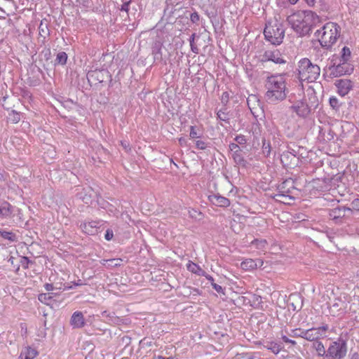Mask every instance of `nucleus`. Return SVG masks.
Here are the masks:
<instances>
[{
  "label": "nucleus",
  "instance_id": "16",
  "mask_svg": "<svg viewBox=\"0 0 359 359\" xmlns=\"http://www.w3.org/2000/svg\"><path fill=\"white\" fill-rule=\"evenodd\" d=\"M208 200L211 203L219 207L226 208L231 204L230 201L227 198L224 197L219 194L209 195Z\"/></svg>",
  "mask_w": 359,
  "mask_h": 359
},
{
  "label": "nucleus",
  "instance_id": "40",
  "mask_svg": "<svg viewBox=\"0 0 359 359\" xmlns=\"http://www.w3.org/2000/svg\"><path fill=\"white\" fill-rule=\"evenodd\" d=\"M329 102L332 109H336V110L339 109V108L340 107V104L337 97H331L330 98Z\"/></svg>",
  "mask_w": 359,
  "mask_h": 359
},
{
  "label": "nucleus",
  "instance_id": "60",
  "mask_svg": "<svg viewBox=\"0 0 359 359\" xmlns=\"http://www.w3.org/2000/svg\"><path fill=\"white\" fill-rule=\"evenodd\" d=\"M39 29V33H40V34H41L42 32L43 33L45 32V29H47V25H45V26H43V23L41 22Z\"/></svg>",
  "mask_w": 359,
  "mask_h": 359
},
{
  "label": "nucleus",
  "instance_id": "31",
  "mask_svg": "<svg viewBox=\"0 0 359 359\" xmlns=\"http://www.w3.org/2000/svg\"><path fill=\"white\" fill-rule=\"evenodd\" d=\"M316 4L319 9L323 12L328 11L331 8L330 0H318L316 1Z\"/></svg>",
  "mask_w": 359,
  "mask_h": 359
},
{
  "label": "nucleus",
  "instance_id": "14",
  "mask_svg": "<svg viewBox=\"0 0 359 359\" xmlns=\"http://www.w3.org/2000/svg\"><path fill=\"white\" fill-rule=\"evenodd\" d=\"M100 222V221L85 222L81 224L80 227L84 233L88 235H95L98 233Z\"/></svg>",
  "mask_w": 359,
  "mask_h": 359
},
{
  "label": "nucleus",
  "instance_id": "4",
  "mask_svg": "<svg viewBox=\"0 0 359 359\" xmlns=\"http://www.w3.org/2000/svg\"><path fill=\"white\" fill-rule=\"evenodd\" d=\"M298 79L301 81L309 83L316 81L320 74V68L318 65L313 64L309 58H303L298 64Z\"/></svg>",
  "mask_w": 359,
  "mask_h": 359
},
{
  "label": "nucleus",
  "instance_id": "6",
  "mask_svg": "<svg viewBox=\"0 0 359 359\" xmlns=\"http://www.w3.org/2000/svg\"><path fill=\"white\" fill-rule=\"evenodd\" d=\"M327 68L330 71V76L332 78L351 74L353 71V67L348 62L339 60L336 55L332 56Z\"/></svg>",
  "mask_w": 359,
  "mask_h": 359
},
{
  "label": "nucleus",
  "instance_id": "34",
  "mask_svg": "<svg viewBox=\"0 0 359 359\" xmlns=\"http://www.w3.org/2000/svg\"><path fill=\"white\" fill-rule=\"evenodd\" d=\"M53 296L50 294L42 293L38 297V299L43 304L50 305Z\"/></svg>",
  "mask_w": 359,
  "mask_h": 359
},
{
  "label": "nucleus",
  "instance_id": "17",
  "mask_svg": "<svg viewBox=\"0 0 359 359\" xmlns=\"http://www.w3.org/2000/svg\"><path fill=\"white\" fill-rule=\"evenodd\" d=\"M264 264V262L261 259H246L241 264V267L243 270H253L257 268H260Z\"/></svg>",
  "mask_w": 359,
  "mask_h": 359
},
{
  "label": "nucleus",
  "instance_id": "44",
  "mask_svg": "<svg viewBox=\"0 0 359 359\" xmlns=\"http://www.w3.org/2000/svg\"><path fill=\"white\" fill-rule=\"evenodd\" d=\"M20 264L24 269H27L29 267V264L32 262L27 257H20Z\"/></svg>",
  "mask_w": 359,
  "mask_h": 359
},
{
  "label": "nucleus",
  "instance_id": "51",
  "mask_svg": "<svg viewBox=\"0 0 359 359\" xmlns=\"http://www.w3.org/2000/svg\"><path fill=\"white\" fill-rule=\"evenodd\" d=\"M107 262H109L111 266H117L121 265V262H122V259H111L107 260Z\"/></svg>",
  "mask_w": 359,
  "mask_h": 359
},
{
  "label": "nucleus",
  "instance_id": "38",
  "mask_svg": "<svg viewBox=\"0 0 359 359\" xmlns=\"http://www.w3.org/2000/svg\"><path fill=\"white\" fill-rule=\"evenodd\" d=\"M189 136L192 139L200 138L201 137V133L196 129V126H191L190 127Z\"/></svg>",
  "mask_w": 359,
  "mask_h": 359
},
{
  "label": "nucleus",
  "instance_id": "24",
  "mask_svg": "<svg viewBox=\"0 0 359 359\" xmlns=\"http://www.w3.org/2000/svg\"><path fill=\"white\" fill-rule=\"evenodd\" d=\"M231 114L229 111H227L226 107H224L220 109L217 112V118L220 121H224L226 123H229V120L231 118Z\"/></svg>",
  "mask_w": 359,
  "mask_h": 359
},
{
  "label": "nucleus",
  "instance_id": "48",
  "mask_svg": "<svg viewBox=\"0 0 359 359\" xmlns=\"http://www.w3.org/2000/svg\"><path fill=\"white\" fill-rule=\"evenodd\" d=\"M190 20L193 23H198L200 20V16L198 13L196 11L192 13L190 15Z\"/></svg>",
  "mask_w": 359,
  "mask_h": 359
},
{
  "label": "nucleus",
  "instance_id": "9",
  "mask_svg": "<svg viewBox=\"0 0 359 359\" xmlns=\"http://www.w3.org/2000/svg\"><path fill=\"white\" fill-rule=\"evenodd\" d=\"M328 215L336 224H341L343 220L350 219L352 217L353 210L346 206L338 205L336 208L330 209Z\"/></svg>",
  "mask_w": 359,
  "mask_h": 359
},
{
  "label": "nucleus",
  "instance_id": "55",
  "mask_svg": "<svg viewBox=\"0 0 359 359\" xmlns=\"http://www.w3.org/2000/svg\"><path fill=\"white\" fill-rule=\"evenodd\" d=\"M280 185H284V190H286L287 189L290 188L291 185H293V182L290 181V180H286Z\"/></svg>",
  "mask_w": 359,
  "mask_h": 359
},
{
  "label": "nucleus",
  "instance_id": "41",
  "mask_svg": "<svg viewBox=\"0 0 359 359\" xmlns=\"http://www.w3.org/2000/svg\"><path fill=\"white\" fill-rule=\"evenodd\" d=\"M187 267L189 271L196 274V273L198 270L199 266L192 262H189L187 264Z\"/></svg>",
  "mask_w": 359,
  "mask_h": 359
},
{
  "label": "nucleus",
  "instance_id": "46",
  "mask_svg": "<svg viewBox=\"0 0 359 359\" xmlns=\"http://www.w3.org/2000/svg\"><path fill=\"white\" fill-rule=\"evenodd\" d=\"M229 93L226 91L224 92L221 97V102L222 103L226 106V104L229 102Z\"/></svg>",
  "mask_w": 359,
  "mask_h": 359
},
{
  "label": "nucleus",
  "instance_id": "32",
  "mask_svg": "<svg viewBox=\"0 0 359 359\" xmlns=\"http://www.w3.org/2000/svg\"><path fill=\"white\" fill-rule=\"evenodd\" d=\"M67 54L63 51L59 52L57 54L55 65H64L67 63Z\"/></svg>",
  "mask_w": 359,
  "mask_h": 359
},
{
  "label": "nucleus",
  "instance_id": "37",
  "mask_svg": "<svg viewBox=\"0 0 359 359\" xmlns=\"http://www.w3.org/2000/svg\"><path fill=\"white\" fill-rule=\"evenodd\" d=\"M294 189L295 188L293 185H291L290 188H288L286 190H284V185H278V191H279V193L285 194V195H292Z\"/></svg>",
  "mask_w": 359,
  "mask_h": 359
},
{
  "label": "nucleus",
  "instance_id": "43",
  "mask_svg": "<svg viewBox=\"0 0 359 359\" xmlns=\"http://www.w3.org/2000/svg\"><path fill=\"white\" fill-rule=\"evenodd\" d=\"M238 143H230L229 149L233 151V154L242 152V149Z\"/></svg>",
  "mask_w": 359,
  "mask_h": 359
},
{
  "label": "nucleus",
  "instance_id": "10",
  "mask_svg": "<svg viewBox=\"0 0 359 359\" xmlns=\"http://www.w3.org/2000/svg\"><path fill=\"white\" fill-rule=\"evenodd\" d=\"M111 77V75L107 69H95L88 71L87 73V79L89 82L102 83L106 79Z\"/></svg>",
  "mask_w": 359,
  "mask_h": 359
},
{
  "label": "nucleus",
  "instance_id": "58",
  "mask_svg": "<svg viewBox=\"0 0 359 359\" xmlns=\"http://www.w3.org/2000/svg\"><path fill=\"white\" fill-rule=\"evenodd\" d=\"M45 290L46 291H52L54 289L53 285L51 283H46L44 285Z\"/></svg>",
  "mask_w": 359,
  "mask_h": 359
},
{
  "label": "nucleus",
  "instance_id": "23",
  "mask_svg": "<svg viewBox=\"0 0 359 359\" xmlns=\"http://www.w3.org/2000/svg\"><path fill=\"white\" fill-rule=\"evenodd\" d=\"M93 191L90 187L83 189L81 192L78 193V197L84 203H88L93 197Z\"/></svg>",
  "mask_w": 359,
  "mask_h": 359
},
{
  "label": "nucleus",
  "instance_id": "13",
  "mask_svg": "<svg viewBox=\"0 0 359 359\" xmlns=\"http://www.w3.org/2000/svg\"><path fill=\"white\" fill-rule=\"evenodd\" d=\"M338 93L344 97L353 88V82L349 79H338L335 81Z\"/></svg>",
  "mask_w": 359,
  "mask_h": 359
},
{
  "label": "nucleus",
  "instance_id": "22",
  "mask_svg": "<svg viewBox=\"0 0 359 359\" xmlns=\"http://www.w3.org/2000/svg\"><path fill=\"white\" fill-rule=\"evenodd\" d=\"M273 198L276 201L288 205L292 204L295 199L292 195H285V194L279 193V191H278Z\"/></svg>",
  "mask_w": 359,
  "mask_h": 359
},
{
  "label": "nucleus",
  "instance_id": "25",
  "mask_svg": "<svg viewBox=\"0 0 359 359\" xmlns=\"http://www.w3.org/2000/svg\"><path fill=\"white\" fill-rule=\"evenodd\" d=\"M12 206L8 202L0 203V217H7L12 213Z\"/></svg>",
  "mask_w": 359,
  "mask_h": 359
},
{
  "label": "nucleus",
  "instance_id": "42",
  "mask_svg": "<svg viewBox=\"0 0 359 359\" xmlns=\"http://www.w3.org/2000/svg\"><path fill=\"white\" fill-rule=\"evenodd\" d=\"M234 140L240 145L243 146L246 144L247 138L243 135H238L235 138Z\"/></svg>",
  "mask_w": 359,
  "mask_h": 359
},
{
  "label": "nucleus",
  "instance_id": "62",
  "mask_svg": "<svg viewBox=\"0 0 359 359\" xmlns=\"http://www.w3.org/2000/svg\"><path fill=\"white\" fill-rule=\"evenodd\" d=\"M196 36V33H193L189 39V43H190V46L191 45H193L194 44V39H195V37Z\"/></svg>",
  "mask_w": 359,
  "mask_h": 359
},
{
  "label": "nucleus",
  "instance_id": "26",
  "mask_svg": "<svg viewBox=\"0 0 359 359\" xmlns=\"http://www.w3.org/2000/svg\"><path fill=\"white\" fill-rule=\"evenodd\" d=\"M232 158L236 164L243 168H246L248 165V163L243 156L242 152L232 154Z\"/></svg>",
  "mask_w": 359,
  "mask_h": 359
},
{
  "label": "nucleus",
  "instance_id": "47",
  "mask_svg": "<svg viewBox=\"0 0 359 359\" xmlns=\"http://www.w3.org/2000/svg\"><path fill=\"white\" fill-rule=\"evenodd\" d=\"M351 209L353 210V212L357 211L359 212V198H355L353 201H352L351 203Z\"/></svg>",
  "mask_w": 359,
  "mask_h": 359
},
{
  "label": "nucleus",
  "instance_id": "11",
  "mask_svg": "<svg viewBox=\"0 0 359 359\" xmlns=\"http://www.w3.org/2000/svg\"><path fill=\"white\" fill-rule=\"evenodd\" d=\"M262 61H271L276 64H285L286 62L278 49L266 50L262 55Z\"/></svg>",
  "mask_w": 359,
  "mask_h": 359
},
{
  "label": "nucleus",
  "instance_id": "21",
  "mask_svg": "<svg viewBox=\"0 0 359 359\" xmlns=\"http://www.w3.org/2000/svg\"><path fill=\"white\" fill-rule=\"evenodd\" d=\"M37 354L38 352L36 349L27 346L22 350L18 359H34Z\"/></svg>",
  "mask_w": 359,
  "mask_h": 359
},
{
  "label": "nucleus",
  "instance_id": "54",
  "mask_svg": "<svg viewBox=\"0 0 359 359\" xmlns=\"http://www.w3.org/2000/svg\"><path fill=\"white\" fill-rule=\"evenodd\" d=\"M316 330L318 331H319L320 333H323V337H325V333H326V332L328 330V325H325L316 327Z\"/></svg>",
  "mask_w": 359,
  "mask_h": 359
},
{
  "label": "nucleus",
  "instance_id": "36",
  "mask_svg": "<svg viewBox=\"0 0 359 359\" xmlns=\"http://www.w3.org/2000/svg\"><path fill=\"white\" fill-rule=\"evenodd\" d=\"M271 151V147L269 142H266V140H262V152L266 156H269Z\"/></svg>",
  "mask_w": 359,
  "mask_h": 359
},
{
  "label": "nucleus",
  "instance_id": "5",
  "mask_svg": "<svg viewBox=\"0 0 359 359\" xmlns=\"http://www.w3.org/2000/svg\"><path fill=\"white\" fill-rule=\"evenodd\" d=\"M266 40L273 45H280L285 36V29L281 22L278 20L268 22L264 30Z\"/></svg>",
  "mask_w": 359,
  "mask_h": 359
},
{
  "label": "nucleus",
  "instance_id": "3",
  "mask_svg": "<svg viewBox=\"0 0 359 359\" xmlns=\"http://www.w3.org/2000/svg\"><path fill=\"white\" fill-rule=\"evenodd\" d=\"M341 33V27L336 22H328L315 32L322 48L330 50L337 42Z\"/></svg>",
  "mask_w": 359,
  "mask_h": 359
},
{
  "label": "nucleus",
  "instance_id": "28",
  "mask_svg": "<svg viewBox=\"0 0 359 359\" xmlns=\"http://www.w3.org/2000/svg\"><path fill=\"white\" fill-rule=\"evenodd\" d=\"M340 304H341V302L337 299H334V302L332 304H330V313L332 316L338 315V312L341 310Z\"/></svg>",
  "mask_w": 359,
  "mask_h": 359
},
{
  "label": "nucleus",
  "instance_id": "63",
  "mask_svg": "<svg viewBox=\"0 0 359 359\" xmlns=\"http://www.w3.org/2000/svg\"><path fill=\"white\" fill-rule=\"evenodd\" d=\"M153 359H174L173 357L164 358L163 356L158 355L157 357L154 356Z\"/></svg>",
  "mask_w": 359,
  "mask_h": 359
},
{
  "label": "nucleus",
  "instance_id": "56",
  "mask_svg": "<svg viewBox=\"0 0 359 359\" xmlns=\"http://www.w3.org/2000/svg\"><path fill=\"white\" fill-rule=\"evenodd\" d=\"M309 7H315L316 5V0H304Z\"/></svg>",
  "mask_w": 359,
  "mask_h": 359
},
{
  "label": "nucleus",
  "instance_id": "19",
  "mask_svg": "<svg viewBox=\"0 0 359 359\" xmlns=\"http://www.w3.org/2000/svg\"><path fill=\"white\" fill-rule=\"evenodd\" d=\"M306 149L303 147H300L297 145L295 143L290 142L287 146L286 151L290 154L291 155H294L297 158L300 159V158H304V151Z\"/></svg>",
  "mask_w": 359,
  "mask_h": 359
},
{
  "label": "nucleus",
  "instance_id": "53",
  "mask_svg": "<svg viewBox=\"0 0 359 359\" xmlns=\"http://www.w3.org/2000/svg\"><path fill=\"white\" fill-rule=\"evenodd\" d=\"M130 3L131 0L124 2L121 6V11L128 13L129 11V5Z\"/></svg>",
  "mask_w": 359,
  "mask_h": 359
},
{
  "label": "nucleus",
  "instance_id": "50",
  "mask_svg": "<svg viewBox=\"0 0 359 359\" xmlns=\"http://www.w3.org/2000/svg\"><path fill=\"white\" fill-rule=\"evenodd\" d=\"M114 236V233H113V231L110 229H108L107 231H106V233H105V235H104V238L107 241H111L112 239Z\"/></svg>",
  "mask_w": 359,
  "mask_h": 359
},
{
  "label": "nucleus",
  "instance_id": "52",
  "mask_svg": "<svg viewBox=\"0 0 359 359\" xmlns=\"http://www.w3.org/2000/svg\"><path fill=\"white\" fill-rule=\"evenodd\" d=\"M281 339L283 341L287 344H290L292 346H295L297 344V342L294 340L289 339L287 337L283 335L281 337Z\"/></svg>",
  "mask_w": 359,
  "mask_h": 359
},
{
  "label": "nucleus",
  "instance_id": "61",
  "mask_svg": "<svg viewBox=\"0 0 359 359\" xmlns=\"http://www.w3.org/2000/svg\"><path fill=\"white\" fill-rule=\"evenodd\" d=\"M191 50L193 53H196V54H198V48L196 46H195L194 44L193 45H191Z\"/></svg>",
  "mask_w": 359,
  "mask_h": 359
},
{
  "label": "nucleus",
  "instance_id": "2",
  "mask_svg": "<svg viewBox=\"0 0 359 359\" xmlns=\"http://www.w3.org/2000/svg\"><path fill=\"white\" fill-rule=\"evenodd\" d=\"M318 20V16L313 12L294 13L287 18V21L293 30L300 36L309 34L314 27L313 20Z\"/></svg>",
  "mask_w": 359,
  "mask_h": 359
},
{
  "label": "nucleus",
  "instance_id": "39",
  "mask_svg": "<svg viewBox=\"0 0 359 359\" xmlns=\"http://www.w3.org/2000/svg\"><path fill=\"white\" fill-rule=\"evenodd\" d=\"M252 244L255 245V247L258 249H264L265 248L266 245V240H259V239H255Z\"/></svg>",
  "mask_w": 359,
  "mask_h": 359
},
{
  "label": "nucleus",
  "instance_id": "29",
  "mask_svg": "<svg viewBox=\"0 0 359 359\" xmlns=\"http://www.w3.org/2000/svg\"><path fill=\"white\" fill-rule=\"evenodd\" d=\"M264 347L266 349L270 350L276 355L278 354L282 349L280 344L274 341L268 342L266 345H264Z\"/></svg>",
  "mask_w": 359,
  "mask_h": 359
},
{
  "label": "nucleus",
  "instance_id": "20",
  "mask_svg": "<svg viewBox=\"0 0 359 359\" xmlns=\"http://www.w3.org/2000/svg\"><path fill=\"white\" fill-rule=\"evenodd\" d=\"M304 335L305 339L313 342L318 341L320 338H323V334L320 333L319 331L314 327L305 330Z\"/></svg>",
  "mask_w": 359,
  "mask_h": 359
},
{
  "label": "nucleus",
  "instance_id": "7",
  "mask_svg": "<svg viewBox=\"0 0 359 359\" xmlns=\"http://www.w3.org/2000/svg\"><path fill=\"white\" fill-rule=\"evenodd\" d=\"M347 353L346 341L342 338L332 342L327 350L326 358L342 359Z\"/></svg>",
  "mask_w": 359,
  "mask_h": 359
},
{
  "label": "nucleus",
  "instance_id": "12",
  "mask_svg": "<svg viewBox=\"0 0 359 359\" xmlns=\"http://www.w3.org/2000/svg\"><path fill=\"white\" fill-rule=\"evenodd\" d=\"M280 161L283 167L291 169L298 165L299 159L295 157V154L291 155L285 151L280 155Z\"/></svg>",
  "mask_w": 359,
  "mask_h": 359
},
{
  "label": "nucleus",
  "instance_id": "57",
  "mask_svg": "<svg viewBox=\"0 0 359 359\" xmlns=\"http://www.w3.org/2000/svg\"><path fill=\"white\" fill-rule=\"evenodd\" d=\"M20 114L18 113H14L13 112L12 121L14 123H18L20 121Z\"/></svg>",
  "mask_w": 359,
  "mask_h": 359
},
{
  "label": "nucleus",
  "instance_id": "49",
  "mask_svg": "<svg viewBox=\"0 0 359 359\" xmlns=\"http://www.w3.org/2000/svg\"><path fill=\"white\" fill-rule=\"evenodd\" d=\"M212 287L218 292L224 294V289L222 287L215 283H212Z\"/></svg>",
  "mask_w": 359,
  "mask_h": 359
},
{
  "label": "nucleus",
  "instance_id": "27",
  "mask_svg": "<svg viewBox=\"0 0 359 359\" xmlns=\"http://www.w3.org/2000/svg\"><path fill=\"white\" fill-rule=\"evenodd\" d=\"M312 348L316 350L318 356H324L326 358L327 351L321 341L318 340L313 342Z\"/></svg>",
  "mask_w": 359,
  "mask_h": 359
},
{
  "label": "nucleus",
  "instance_id": "45",
  "mask_svg": "<svg viewBox=\"0 0 359 359\" xmlns=\"http://www.w3.org/2000/svg\"><path fill=\"white\" fill-rule=\"evenodd\" d=\"M196 147L198 149L204 150L208 147V143L202 140L196 141Z\"/></svg>",
  "mask_w": 359,
  "mask_h": 359
},
{
  "label": "nucleus",
  "instance_id": "35",
  "mask_svg": "<svg viewBox=\"0 0 359 359\" xmlns=\"http://www.w3.org/2000/svg\"><path fill=\"white\" fill-rule=\"evenodd\" d=\"M304 331L305 330H302L300 328L293 329L288 333V335L292 337H302L304 339Z\"/></svg>",
  "mask_w": 359,
  "mask_h": 359
},
{
  "label": "nucleus",
  "instance_id": "64",
  "mask_svg": "<svg viewBox=\"0 0 359 359\" xmlns=\"http://www.w3.org/2000/svg\"><path fill=\"white\" fill-rule=\"evenodd\" d=\"M351 359H359V354L358 353H354Z\"/></svg>",
  "mask_w": 359,
  "mask_h": 359
},
{
  "label": "nucleus",
  "instance_id": "15",
  "mask_svg": "<svg viewBox=\"0 0 359 359\" xmlns=\"http://www.w3.org/2000/svg\"><path fill=\"white\" fill-rule=\"evenodd\" d=\"M311 106L303 101H298L292 106V109L301 117L307 116L311 112Z\"/></svg>",
  "mask_w": 359,
  "mask_h": 359
},
{
  "label": "nucleus",
  "instance_id": "30",
  "mask_svg": "<svg viewBox=\"0 0 359 359\" xmlns=\"http://www.w3.org/2000/svg\"><path fill=\"white\" fill-rule=\"evenodd\" d=\"M351 56V51L347 46H344L341 50V55L338 58L341 61L348 62Z\"/></svg>",
  "mask_w": 359,
  "mask_h": 359
},
{
  "label": "nucleus",
  "instance_id": "8",
  "mask_svg": "<svg viewBox=\"0 0 359 359\" xmlns=\"http://www.w3.org/2000/svg\"><path fill=\"white\" fill-rule=\"evenodd\" d=\"M151 53L154 56V62L156 64L161 63L166 65L167 60H168L170 57V52L163 46L160 41L154 42L151 47Z\"/></svg>",
  "mask_w": 359,
  "mask_h": 359
},
{
  "label": "nucleus",
  "instance_id": "33",
  "mask_svg": "<svg viewBox=\"0 0 359 359\" xmlns=\"http://www.w3.org/2000/svg\"><path fill=\"white\" fill-rule=\"evenodd\" d=\"M0 236L11 242L16 241L17 240L16 235L11 231L1 230L0 231Z\"/></svg>",
  "mask_w": 359,
  "mask_h": 359
},
{
  "label": "nucleus",
  "instance_id": "59",
  "mask_svg": "<svg viewBox=\"0 0 359 359\" xmlns=\"http://www.w3.org/2000/svg\"><path fill=\"white\" fill-rule=\"evenodd\" d=\"M196 274L198 275V276H201L205 277L208 273L199 266L198 270Z\"/></svg>",
  "mask_w": 359,
  "mask_h": 359
},
{
  "label": "nucleus",
  "instance_id": "1",
  "mask_svg": "<svg viewBox=\"0 0 359 359\" xmlns=\"http://www.w3.org/2000/svg\"><path fill=\"white\" fill-rule=\"evenodd\" d=\"M264 87L266 100L271 103L284 100L287 97L288 90L284 74H272L266 79Z\"/></svg>",
  "mask_w": 359,
  "mask_h": 359
},
{
  "label": "nucleus",
  "instance_id": "18",
  "mask_svg": "<svg viewBox=\"0 0 359 359\" xmlns=\"http://www.w3.org/2000/svg\"><path fill=\"white\" fill-rule=\"evenodd\" d=\"M70 324L74 328H81L85 325L84 316L81 311H75L70 320Z\"/></svg>",
  "mask_w": 359,
  "mask_h": 359
}]
</instances>
